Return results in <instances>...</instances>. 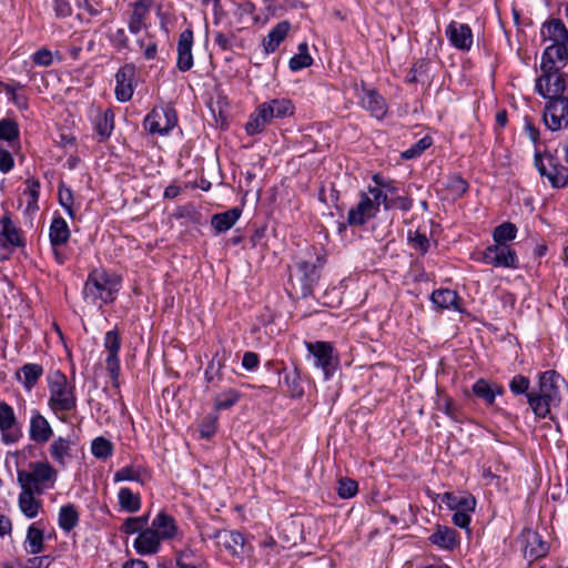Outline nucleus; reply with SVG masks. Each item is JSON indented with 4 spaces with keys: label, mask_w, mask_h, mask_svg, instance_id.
<instances>
[{
    "label": "nucleus",
    "mask_w": 568,
    "mask_h": 568,
    "mask_svg": "<svg viewBox=\"0 0 568 568\" xmlns=\"http://www.w3.org/2000/svg\"><path fill=\"white\" fill-rule=\"evenodd\" d=\"M527 402L538 418H546L550 414L551 406L559 404L557 400H548L537 393H527Z\"/></svg>",
    "instance_id": "c9c22d12"
},
{
    "label": "nucleus",
    "mask_w": 568,
    "mask_h": 568,
    "mask_svg": "<svg viewBox=\"0 0 568 568\" xmlns=\"http://www.w3.org/2000/svg\"><path fill=\"white\" fill-rule=\"evenodd\" d=\"M523 537L525 540L524 556L529 561L542 558L548 554V544L542 540L537 531L526 530Z\"/></svg>",
    "instance_id": "aec40b11"
},
{
    "label": "nucleus",
    "mask_w": 568,
    "mask_h": 568,
    "mask_svg": "<svg viewBox=\"0 0 568 568\" xmlns=\"http://www.w3.org/2000/svg\"><path fill=\"white\" fill-rule=\"evenodd\" d=\"M437 409L442 410L446 416H448L452 420L459 423L462 422L460 409L456 405L455 400L447 396L442 395L437 399Z\"/></svg>",
    "instance_id": "09e8293b"
},
{
    "label": "nucleus",
    "mask_w": 568,
    "mask_h": 568,
    "mask_svg": "<svg viewBox=\"0 0 568 568\" xmlns=\"http://www.w3.org/2000/svg\"><path fill=\"white\" fill-rule=\"evenodd\" d=\"M358 485L349 478H342L338 481L337 494L341 498L348 499L357 494Z\"/></svg>",
    "instance_id": "bf43d9fd"
},
{
    "label": "nucleus",
    "mask_w": 568,
    "mask_h": 568,
    "mask_svg": "<svg viewBox=\"0 0 568 568\" xmlns=\"http://www.w3.org/2000/svg\"><path fill=\"white\" fill-rule=\"evenodd\" d=\"M34 491L21 488L18 496V506L20 511L28 518H36L42 509V501L36 497Z\"/></svg>",
    "instance_id": "c85d7f7f"
},
{
    "label": "nucleus",
    "mask_w": 568,
    "mask_h": 568,
    "mask_svg": "<svg viewBox=\"0 0 568 568\" xmlns=\"http://www.w3.org/2000/svg\"><path fill=\"white\" fill-rule=\"evenodd\" d=\"M47 406L61 423H70L78 413V395L75 383L60 369L50 371L47 375Z\"/></svg>",
    "instance_id": "f257e3e1"
},
{
    "label": "nucleus",
    "mask_w": 568,
    "mask_h": 568,
    "mask_svg": "<svg viewBox=\"0 0 568 568\" xmlns=\"http://www.w3.org/2000/svg\"><path fill=\"white\" fill-rule=\"evenodd\" d=\"M408 241L410 246L419 251L422 254H425L429 248V240L425 233H420L419 231H410L408 234Z\"/></svg>",
    "instance_id": "13d9d810"
},
{
    "label": "nucleus",
    "mask_w": 568,
    "mask_h": 568,
    "mask_svg": "<svg viewBox=\"0 0 568 568\" xmlns=\"http://www.w3.org/2000/svg\"><path fill=\"white\" fill-rule=\"evenodd\" d=\"M241 212L237 209H232L223 213H217L212 216L211 224L219 232L230 230L240 219Z\"/></svg>",
    "instance_id": "58836bf2"
},
{
    "label": "nucleus",
    "mask_w": 568,
    "mask_h": 568,
    "mask_svg": "<svg viewBox=\"0 0 568 568\" xmlns=\"http://www.w3.org/2000/svg\"><path fill=\"white\" fill-rule=\"evenodd\" d=\"M26 550L31 555L40 554L43 550V531L38 524H32L27 531Z\"/></svg>",
    "instance_id": "79ce46f5"
},
{
    "label": "nucleus",
    "mask_w": 568,
    "mask_h": 568,
    "mask_svg": "<svg viewBox=\"0 0 568 568\" xmlns=\"http://www.w3.org/2000/svg\"><path fill=\"white\" fill-rule=\"evenodd\" d=\"M367 194L372 197V200L377 202V207L378 209H379L381 204L384 205L385 210H390L392 207H394L393 199L388 200L387 193L384 192L383 190H381L379 187H377V186H374V187L369 186Z\"/></svg>",
    "instance_id": "e2e57ef3"
},
{
    "label": "nucleus",
    "mask_w": 568,
    "mask_h": 568,
    "mask_svg": "<svg viewBox=\"0 0 568 568\" xmlns=\"http://www.w3.org/2000/svg\"><path fill=\"white\" fill-rule=\"evenodd\" d=\"M103 346L108 352V355H119L121 337L118 329H112L105 333Z\"/></svg>",
    "instance_id": "5fc2aeb1"
},
{
    "label": "nucleus",
    "mask_w": 568,
    "mask_h": 568,
    "mask_svg": "<svg viewBox=\"0 0 568 568\" xmlns=\"http://www.w3.org/2000/svg\"><path fill=\"white\" fill-rule=\"evenodd\" d=\"M151 479V471L149 468L131 464L129 466L122 467L116 470L113 476L114 483L121 481H138L140 484H145Z\"/></svg>",
    "instance_id": "bb28decb"
},
{
    "label": "nucleus",
    "mask_w": 568,
    "mask_h": 568,
    "mask_svg": "<svg viewBox=\"0 0 568 568\" xmlns=\"http://www.w3.org/2000/svg\"><path fill=\"white\" fill-rule=\"evenodd\" d=\"M31 59L33 63L39 67H50L53 63V54L47 48H41L38 51H36L31 55Z\"/></svg>",
    "instance_id": "69168bd1"
},
{
    "label": "nucleus",
    "mask_w": 568,
    "mask_h": 568,
    "mask_svg": "<svg viewBox=\"0 0 568 568\" xmlns=\"http://www.w3.org/2000/svg\"><path fill=\"white\" fill-rule=\"evenodd\" d=\"M162 540L150 528L143 529L134 539L133 547L141 556H149L159 552Z\"/></svg>",
    "instance_id": "4be33fe9"
},
{
    "label": "nucleus",
    "mask_w": 568,
    "mask_h": 568,
    "mask_svg": "<svg viewBox=\"0 0 568 568\" xmlns=\"http://www.w3.org/2000/svg\"><path fill=\"white\" fill-rule=\"evenodd\" d=\"M73 440L70 437L58 436L49 446L50 457L59 466H65L72 459Z\"/></svg>",
    "instance_id": "b1692460"
},
{
    "label": "nucleus",
    "mask_w": 568,
    "mask_h": 568,
    "mask_svg": "<svg viewBox=\"0 0 568 568\" xmlns=\"http://www.w3.org/2000/svg\"><path fill=\"white\" fill-rule=\"evenodd\" d=\"M154 3L155 0H135L130 3L131 13L128 20V29L132 34H138L148 27Z\"/></svg>",
    "instance_id": "ddd939ff"
},
{
    "label": "nucleus",
    "mask_w": 568,
    "mask_h": 568,
    "mask_svg": "<svg viewBox=\"0 0 568 568\" xmlns=\"http://www.w3.org/2000/svg\"><path fill=\"white\" fill-rule=\"evenodd\" d=\"M540 38L547 43L541 59L568 62V29L562 20L552 18L545 21L540 28Z\"/></svg>",
    "instance_id": "20e7f679"
},
{
    "label": "nucleus",
    "mask_w": 568,
    "mask_h": 568,
    "mask_svg": "<svg viewBox=\"0 0 568 568\" xmlns=\"http://www.w3.org/2000/svg\"><path fill=\"white\" fill-rule=\"evenodd\" d=\"M93 124L101 140L109 139L114 129V113L111 110L99 111Z\"/></svg>",
    "instance_id": "f704fd0d"
},
{
    "label": "nucleus",
    "mask_w": 568,
    "mask_h": 568,
    "mask_svg": "<svg viewBox=\"0 0 568 568\" xmlns=\"http://www.w3.org/2000/svg\"><path fill=\"white\" fill-rule=\"evenodd\" d=\"M43 366L38 363H27L16 373V378L27 392H31L43 376Z\"/></svg>",
    "instance_id": "393cba45"
},
{
    "label": "nucleus",
    "mask_w": 568,
    "mask_h": 568,
    "mask_svg": "<svg viewBox=\"0 0 568 568\" xmlns=\"http://www.w3.org/2000/svg\"><path fill=\"white\" fill-rule=\"evenodd\" d=\"M79 523V511L73 504L64 505L59 510L58 524L59 527L69 532Z\"/></svg>",
    "instance_id": "4c0bfd02"
},
{
    "label": "nucleus",
    "mask_w": 568,
    "mask_h": 568,
    "mask_svg": "<svg viewBox=\"0 0 568 568\" xmlns=\"http://www.w3.org/2000/svg\"><path fill=\"white\" fill-rule=\"evenodd\" d=\"M105 366L111 375V379L114 386L119 385L120 376V359L119 355H108L105 358Z\"/></svg>",
    "instance_id": "0e129e2a"
},
{
    "label": "nucleus",
    "mask_w": 568,
    "mask_h": 568,
    "mask_svg": "<svg viewBox=\"0 0 568 568\" xmlns=\"http://www.w3.org/2000/svg\"><path fill=\"white\" fill-rule=\"evenodd\" d=\"M121 509L128 513H136L141 508V497L128 487H122L118 493Z\"/></svg>",
    "instance_id": "a19ab883"
},
{
    "label": "nucleus",
    "mask_w": 568,
    "mask_h": 568,
    "mask_svg": "<svg viewBox=\"0 0 568 568\" xmlns=\"http://www.w3.org/2000/svg\"><path fill=\"white\" fill-rule=\"evenodd\" d=\"M148 524V518L144 516L141 517H130L126 518L121 527V531L126 535H132L135 532H141L143 529H145V526Z\"/></svg>",
    "instance_id": "6e6d98bb"
},
{
    "label": "nucleus",
    "mask_w": 568,
    "mask_h": 568,
    "mask_svg": "<svg viewBox=\"0 0 568 568\" xmlns=\"http://www.w3.org/2000/svg\"><path fill=\"white\" fill-rule=\"evenodd\" d=\"M291 30L288 21L278 22L273 29L270 30L267 36L263 39V49L266 54L273 53L284 41Z\"/></svg>",
    "instance_id": "cd10ccee"
},
{
    "label": "nucleus",
    "mask_w": 568,
    "mask_h": 568,
    "mask_svg": "<svg viewBox=\"0 0 568 568\" xmlns=\"http://www.w3.org/2000/svg\"><path fill=\"white\" fill-rule=\"evenodd\" d=\"M307 352L314 357V365L321 368L325 379H329L337 365L338 358L334 356V347L329 342H305Z\"/></svg>",
    "instance_id": "0eeeda50"
},
{
    "label": "nucleus",
    "mask_w": 568,
    "mask_h": 568,
    "mask_svg": "<svg viewBox=\"0 0 568 568\" xmlns=\"http://www.w3.org/2000/svg\"><path fill=\"white\" fill-rule=\"evenodd\" d=\"M150 528L161 540L172 539L179 531L175 519L164 511H160L155 516Z\"/></svg>",
    "instance_id": "a878e982"
},
{
    "label": "nucleus",
    "mask_w": 568,
    "mask_h": 568,
    "mask_svg": "<svg viewBox=\"0 0 568 568\" xmlns=\"http://www.w3.org/2000/svg\"><path fill=\"white\" fill-rule=\"evenodd\" d=\"M59 203L65 209L70 216H73V193L70 187H65L63 184L59 186L58 192Z\"/></svg>",
    "instance_id": "052dcab7"
},
{
    "label": "nucleus",
    "mask_w": 568,
    "mask_h": 568,
    "mask_svg": "<svg viewBox=\"0 0 568 568\" xmlns=\"http://www.w3.org/2000/svg\"><path fill=\"white\" fill-rule=\"evenodd\" d=\"M24 190L22 192V197L27 204V211H37L38 210V200L40 194V182L37 179H27L24 182Z\"/></svg>",
    "instance_id": "c03bdc74"
},
{
    "label": "nucleus",
    "mask_w": 568,
    "mask_h": 568,
    "mask_svg": "<svg viewBox=\"0 0 568 568\" xmlns=\"http://www.w3.org/2000/svg\"><path fill=\"white\" fill-rule=\"evenodd\" d=\"M473 393L477 397L484 399L487 405H493L495 403L496 395L503 394V388L497 387L495 389L488 381L480 378L473 385Z\"/></svg>",
    "instance_id": "ea45409f"
},
{
    "label": "nucleus",
    "mask_w": 568,
    "mask_h": 568,
    "mask_svg": "<svg viewBox=\"0 0 568 568\" xmlns=\"http://www.w3.org/2000/svg\"><path fill=\"white\" fill-rule=\"evenodd\" d=\"M428 539L433 545L444 550H454L459 546L458 532L447 526L437 525Z\"/></svg>",
    "instance_id": "5701e85b"
},
{
    "label": "nucleus",
    "mask_w": 568,
    "mask_h": 568,
    "mask_svg": "<svg viewBox=\"0 0 568 568\" xmlns=\"http://www.w3.org/2000/svg\"><path fill=\"white\" fill-rule=\"evenodd\" d=\"M241 398V394L233 388H229L219 394L214 399V408L216 410L229 409L234 406Z\"/></svg>",
    "instance_id": "3c124183"
},
{
    "label": "nucleus",
    "mask_w": 568,
    "mask_h": 568,
    "mask_svg": "<svg viewBox=\"0 0 568 568\" xmlns=\"http://www.w3.org/2000/svg\"><path fill=\"white\" fill-rule=\"evenodd\" d=\"M71 232L65 220L61 216L53 217L49 229V239L52 247L67 244Z\"/></svg>",
    "instance_id": "473e14b6"
},
{
    "label": "nucleus",
    "mask_w": 568,
    "mask_h": 568,
    "mask_svg": "<svg viewBox=\"0 0 568 568\" xmlns=\"http://www.w3.org/2000/svg\"><path fill=\"white\" fill-rule=\"evenodd\" d=\"M445 34L450 44L458 50L469 51L473 47V31L470 27L466 23L452 21L447 26Z\"/></svg>",
    "instance_id": "dca6fc26"
},
{
    "label": "nucleus",
    "mask_w": 568,
    "mask_h": 568,
    "mask_svg": "<svg viewBox=\"0 0 568 568\" xmlns=\"http://www.w3.org/2000/svg\"><path fill=\"white\" fill-rule=\"evenodd\" d=\"M0 236L3 243L8 245L21 246L23 244L21 230L13 223L9 214L0 219Z\"/></svg>",
    "instance_id": "c756f323"
},
{
    "label": "nucleus",
    "mask_w": 568,
    "mask_h": 568,
    "mask_svg": "<svg viewBox=\"0 0 568 568\" xmlns=\"http://www.w3.org/2000/svg\"><path fill=\"white\" fill-rule=\"evenodd\" d=\"M359 104L377 120L385 118L388 111L386 100L375 90L363 85Z\"/></svg>",
    "instance_id": "f3484780"
},
{
    "label": "nucleus",
    "mask_w": 568,
    "mask_h": 568,
    "mask_svg": "<svg viewBox=\"0 0 568 568\" xmlns=\"http://www.w3.org/2000/svg\"><path fill=\"white\" fill-rule=\"evenodd\" d=\"M442 501L455 511H474L476 507V499L467 493L460 495L445 493L442 495Z\"/></svg>",
    "instance_id": "2f4dec72"
},
{
    "label": "nucleus",
    "mask_w": 568,
    "mask_h": 568,
    "mask_svg": "<svg viewBox=\"0 0 568 568\" xmlns=\"http://www.w3.org/2000/svg\"><path fill=\"white\" fill-rule=\"evenodd\" d=\"M91 453L95 458L106 459L113 454V444L105 437H97L92 440Z\"/></svg>",
    "instance_id": "603ef678"
},
{
    "label": "nucleus",
    "mask_w": 568,
    "mask_h": 568,
    "mask_svg": "<svg viewBox=\"0 0 568 568\" xmlns=\"http://www.w3.org/2000/svg\"><path fill=\"white\" fill-rule=\"evenodd\" d=\"M481 261L494 267L517 268L518 257L510 245L491 244L487 246L481 255Z\"/></svg>",
    "instance_id": "6e6552de"
},
{
    "label": "nucleus",
    "mask_w": 568,
    "mask_h": 568,
    "mask_svg": "<svg viewBox=\"0 0 568 568\" xmlns=\"http://www.w3.org/2000/svg\"><path fill=\"white\" fill-rule=\"evenodd\" d=\"M176 564L180 568H209L205 556L190 547L178 554Z\"/></svg>",
    "instance_id": "72a5a7b5"
},
{
    "label": "nucleus",
    "mask_w": 568,
    "mask_h": 568,
    "mask_svg": "<svg viewBox=\"0 0 568 568\" xmlns=\"http://www.w3.org/2000/svg\"><path fill=\"white\" fill-rule=\"evenodd\" d=\"M283 385L286 387V393L292 398H300L304 395V388L301 383L300 371L295 367L292 371L283 369Z\"/></svg>",
    "instance_id": "e433bc0d"
},
{
    "label": "nucleus",
    "mask_w": 568,
    "mask_h": 568,
    "mask_svg": "<svg viewBox=\"0 0 568 568\" xmlns=\"http://www.w3.org/2000/svg\"><path fill=\"white\" fill-rule=\"evenodd\" d=\"M560 375L556 371H546L539 375V385L537 394L548 400L560 402L559 393Z\"/></svg>",
    "instance_id": "412c9836"
},
{
    "label": "nucleus",
    "mask_w": 568,
    "mask_h": 568,
    "mask_svg": "<svg viewBox=\"0 0 568 568\" xmlns=\"http://www.w3.org/2000/svg\"><path fill=\"white\" fill-rule=\"evenodd\" d=\"M136 69L134 64L126 63L115 74V98L120 102H128L132 99L135 88Z\"/></svg>",
    "instance_id": "9b49d317"
},
{
    "label": "nucleus",
    "mask_w": 568,
    "mask_h": 568,
    "mask_svg": "<svg viewBox=\"0 0 568 568\" xmlns=\"http://www.w3.org/2000/svg\"><path fill=\"white\" fill-rule=\"evenodd\" d=\"M324 264V260L321 257H317V264L312 263L308 261H301L297 264L298 271L303 274L304 280L312 284L318 278V268L322 267Z\"/></svg>",
    "instance_id": "864d4df0"
},
{
    "label": "nucleus",
    "mask_w": 568,
    "mask_h": 568,
    "mask_svg": "<svg viewBox=\"0 0 568 568\" xmlns=\"http://www.w3.org/2000/svg\"><path fill=\"white\" fill-rule=\"evenodd\" d=\"M545 125L551 131L568 126V98L549 100L544 111Z\"/></svg>",
    "instance_id": "9d476101"
},
{
    "label": "nucleus",
    "mask_w": 568,
    "mask_h": 568,
    "mask_svg": "<svg viewBox=\"0 0 568 568\" xmlns=\"http://www.w3.org/2000/svg\"><path fill=\"white\" fill-rule=\"evenodd\" d=\"M58 479L57 469L49 462H34L28 470H18L17 480L21 488L42 495L52 489Z\"/></svg>",
    "instance_id": "39448f33"
},
{
    "label": "nucleus",
    "mask_w": 568,
    "mask_h": 568,
    "mask_svg": "<svg viewBox=\"0 0 568 568\" xmlns=\"http://www.w3.org/2000/svg\"><path fill=\"white\" fill-rule=\"evenodd\" d=\"M378 212L377 202L372 200L367 193L362 192L357 205L347 213V223L352 226L364 225L368 220L375 217Z\"/></svg>",
    "instance_id": "f8f14e48"
},
{
    "label": "nucleus",
    "mask_w": 568,
    "mask_h": 568,
    "mask_svg": "<svg viewBox=\"0 0 568 568\" xmlns=\"http://www.w3.org/2000/svg\"><path fill=\"white\" fill-rule=\"evenodd\" d=\"M272 109L268 104L261 103L256 106L254 112L251 113L248 121L245 124V131L248 135H256L262 133L268 124L273 121Z\"/></svg>",
    "instance_id": "6ab92c4d"
},
{
    "label": "nucleus",
    "mask_w": 568,
    "mask_h": 568,
    "mask_svg": "<svg viewBox=\"0 0 568 568\" xmlns=\"http://www.w3.org/2000/svg\"><path fill=\"white\" fill-rule=\"evenodd\" d=\"M0 433L4 443H16L21 436V429L12 406L0 402Z\"/></svg>",
    "instance_id": "2eb2a0df"
},
{
    "label": "nucleus",
    "mask_w": 568,
    "mask_h": 568,
    "mask_svg": "<svg viewBox=\"0 0 568 568\" xmlns=\"http://www.w3.org/2000/svg\"><path fill=\"white\" fill-rule=\"evenodd\" d=\"M193 43V31L191 29L183 30L176 43V68L181 72H187L194 65Z\"/></svg>",
    "instance_id": "4468645a"
},
{
    "label": "nucleus",
    "mask_w": 568,
    "mask_h": 568,
    "mask_svg": "<svg viewBox=\"0 0 568 568\" xmlns=\"http://www.w3.org/2000/svg\"><path fill=\"white\" fill-rule=\"evenodd\" d=\"M529 384H530V382H529V379L526 376H524V375H516L510 381L509 388L516 395H519V394H526L527 395V390L529 388Z\"/></svg>",
    "instance_id": "774afa93"
},
{
    "label": "nucleus",
    "mask_w": 568,
    "mask_h": 568,
    "mask_svg": "<svg viewBox=\"0 0 568 568\" xmlns=\"http://www.w3.org/2000/svg\"><path fill=\"white\" fill-rule=\"evenodd\" d=\"M517 235V227L510 222H504L493 231V240L496 244L508 245Z\"/></svg>",
    "instance_id": "de8ad7c7"
},
{
    "label": "nucleus",
    "mask_w": 568,
    "mask_h": 568,
    "mask_svg": "<svg viewBox=\"0 0 568 568\" xmlns=\"http://www.w3.org/2000/svg\"><path fill=\"white\" fill-rule=\"evenodd\" d=\"M430 300L438 310H455L460 312L459 296L457 292L449 288L435 290Z\"/></svg>",
    "instance_id": "7c9ffc66"
},
{
    "label": "nucleus",
    "mask_w": 568,
    "mask_h": 568,
    "mask_svg": "<svg viewBox=\"0 0 568 568\" xmlns=\"http://www.w3.org/2000/svg\"><path fill=\"white\" fill-rule=\"evenodd\" d=\"M53 436V428L49 420L37 409L31 412L29 423V437L36 444H45Z\"/></svg>",
    "instance_id": "a211bd4d"
},
{
    "label": "nucleus",
    "mask_w": 568,
    "mask_h": 568,
    "mask_svg": "<svg viewBox=\"0 0 568 568\" xmlns=\"http://www.w3.org/2000/svg\"><path fill=\"white\" fill-rule=\"evenodd\" d=\"M432 143H433L432 138L424 136L420 140H418L414 145H412L409 149L405 150L402 153V156L406 160L419 156L425 150H427L432 145Z\"/></svg>",
    "instance_id": "4d7b16f0"
},
{
    "label": "nucleus",
    "mask_w": 568,
    "mask_h": 568,
    "mask_svg": "<svg viewBox=\"0 0 568 568\" xmlns=\"http://www.w3.org/2000/svg\"><path fill=\"white\" fill-rule=\"evenodd\" d=\"M178 123V116L172 108L153 109L144 119V128L152 134H168Z\"/></svg>",
    "instance_id": "1a4fd4ad"
},
{
    "label": "nucleus",
    "mask_w": 568,
    "mask_h": 568,
    "mask_svg": "<svg viewBox=\"0 0 568 568\" xmlns=\"http://www.w3.org/2000/svg\"><path fill=\"white\" fill-rule=\"evenodd\" d=\"M19 135V130L17 124L8 119H3L0 121V139L6 141H12L17 139Z\"/></svg>",
    "instance_id": "680f3d73"
},
{
    "label": "nucleus",
    "mask_w": 568,
    "mask_h": 568,
    "mask_svg": "<svg viewBox=\"0 0 568 568\" xmlns=\"http://www.w3.org/2000/svg\"><path fill=\"white\" fill-rule=\"evenodd\" d=\"M121 286V276L105 268H94L88 274L84 283L83 298L101 308L116 300Z\"/></svg>",
    "instance_id": "f03ea898"
},
{
    "label": "nucleus",
    "mask_w": 568,
    "mask_h": 568,
    "mask_svg": "<svg viewBox=\"0 0 568 568\" xmlns=\"http://www.w3.org/2000/svg\"><path fill=\"white\" fill-rule=\"evenodd\" d=\"M264 104H268V108L272 109L273 119H284L292 116L295 111L293 102L285 98L272 99L264 102Z\"/></svg>",
    "instance_id": "37998d69"
},
{
    "label": "nucleus",
    "mask_w": 568,
    "mask_h": 568,
    "mask_svg": "<svg viewBox=\"0 0 568 568\" xmlns=\"http://www.w3.org/2000/svg\"><path fill=\"white\" fill-rule=\"evenodd\" d=\"M568 62L558 63L555 59L540 61V74L536 79L535 90L542 98L552 100L565 98L564 92L568 85V74L562 69Z\"/></svg>",
    "instance_id": "7ed1b4c3"
},
{
    "label": "nucleus",
    "mask_w": 568,
    "mask_h": 568,
    "mask_svg": "<svg viewBox=\"0 0 568 568\" xmlns=\"http://www.w3.org/2000/svg\"><path fill=\"white\" fill-rule=\"evenodd\" d=\"M219 537L222 538L224 548L229 550L231 555H241L245 544V538L241 532L234 530L225 531L220 534Z\"/></svg>",
    "instance_id": "a18cd8bd"
},
{
    "label": "nucleus",
    "mask_w": 568,
    "mask_h": 568,
    "mask_svg": "<svg viewBox=\"0 0 568 568\" xmlns=\"http://www.w3.org/2000/svg\"><path fill=\"white\" fill-rule=\"evenodd\" d=\"M312 63L313 59L308 53L307 43L303 42L298 45V53L291 58L288 65L292 71H300L308 68Z\"/></svg>",
    "instance_id": "8fccbe9b"
},
{
    "label": "nucleus",
    "mask_w": 568,
    "mask_h": 568,
    "mask_svg": "<svg viewBox=\"0 0 568 568\" xmlns=\"http://www.w3.org/2000/svg\"><path fill=\"white\" fill-rule=\"evenodd\" d=\"M534 165L541 176L547 178L552 187H565L568 184V169L549 151L536 148Z\"/></svg>",
    "instance_id": "423d86ee"
},
{
    "label": "nucleus",
    "mask_w": 568,
    "mask_h": 568,
    "mask_svg": "<svg viewBox=\"0 0 568 568\" xmlns=\"http://www.w3.org/2000/svg\"><path fill=\"white\" fill-rule=\"evenodd\" d=\"M136 45L139 47L145 60L150 61L156 58L158 41L154 34L145 32L136 39Z\"/></svg>",
    "instance_id": "49530a36"
},
{
    "label": "nucleus",
    "mask_w": 568,
    "mask_h": 568,
    "mask_svg": "<svg viewBox=\"0 0 568 568\" xmlns=\"http://www.w3.org/2000/svg\"><path fill=\"white\" fill-rule=\"evenodd\" d=\"M110 41L118 51H122L129 48V38L123 28L116 29L110 36Z\"/></svg>",
    "instance_id": "338daca9"
}]
</instances>
